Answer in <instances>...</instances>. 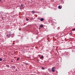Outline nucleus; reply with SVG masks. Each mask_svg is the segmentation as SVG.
Wrapping results in <instances>:
<instances>
[{
  "label": "nucleus",
  "instance_id": "obj_1",
  "mask_svg": "<svg viewBox=\"0 0 75 75\" xmlns=\"http://www.w3.org/2000/svg\"><path fill=\"white\" fill-rule=\"evenodd\" d=\"M11 35V34H8L6 35V37H7V38H9L10 37V35Z\"/></svg>",
  "mask_w": 75,
  "mask_h": 75
},
{
  "label": "nucleus",
  "instance_id": "obj_2",
  "mask_svg": "<svg viewBox=\"0 0 75 75\" xmlns=\"http://www.w3.org/2000/svg\"><path fill=\"white\" fill-rule=\"evenodd\" d=\"M52 72H55V68L53 67L52 69Z\"/></svg>",
  "mask_w": 75,
  "mask_h": 75
},
{
  "label": "nucleus",
  "instance_id": "obj_3",
  "mask_svg": "<svg viewBox=\"0 0 75 75\" xmlns=\"http://www.w3.org/2000/svg\"><path fill=\"white\" fill-rule=\"evenodd\" d=\"M40 20L41 21H44V18H41L40 19Z\"/></svg>",
  "mask_w": 75,
  "mask_h": 75
},
{
  "label": "nucleus",
  "instance_id": "obj_4",
  "mask_svg": "<svg viewBox=\"0 0 75 75\" xmlns=\"http://www.w3.org/2000/svg\"><path fill=\"white\" fill-rule=\"evenodd\" d=\"M43 58H44V57L43 56V55H42L40 57V59H42Z\"/></svg>",
  "mask_w": 75,
  "mask_h": 75
},
{
  "label": "nucleus",
  "instance_id": "obj_5",
  "mask_svg": "<svg viewBox=\"0 0 75 75\" xmlns=\"http://www.w3.org/2000/svg\"><path fill=\"white\" fill-rule=\"evenodd\" d=\"M43 25H40V27H41V28H42V27H43Z\"/></svg>",
  "mask_w": 75,
  "mask_h": 75
},
{
  "label": "nucleus",
  "instance_id": "obj_6",
  "mask_svg": "<svg viewBox=\"0 0 75 75\" xmlns=\"http://www.w3.org/2000/svg\"><path fill=\"white\" fill-rule=\"evenodd\" d=\"M58 8H59V9H61L62 8L61 7V6H58Z\"/></svg>",
  "mask_w": 75,
  "mask_h": 75
},
{
  "label": "nucleus",
  "instance_id": "obj_7",
  "mask_svg": "<svg viewBox=\"0 0 75 75\" xmlns=\"http://www.w3.org/2000/svg\"><path fill=\"white\" fill-rule=\"evenodd\" d=\"M12 68H16V67L15 66H12Z\"/></svg>",
  "mask_w": 75,
  "mask_h": 75
},
{
  "label": "nucleus",
  "instance_id": "obj_8",
  "mask_svg": "<svg viewBox=\"0 0 75 75\" xmlns=\"http://www.w3.org/2000/svg\"><path fill=\"white\" fill-rule=\"evenodd\" d=\"M20 59L18 58L17 59V61H18Z\"/></svg>",
  "mask_w": 75,
  "mask_h": 75
},
{
  "label": "nucleus",
  "instance_id": "obj_9",
  "mask_svg": "<svg viewBox=\"0 0 75 75\" xmlns=\"http://www.w3.org/2000/svg\"><path fill=\"white\" fill-rule=\"evenodd\" d=\"M75 28H74L73 29H72V31H75Z\"/></svg>",
  "mask_w": 75,
  "mask_h": 75
},
{
  "label": "nucleus",
  "instance_id": "obj_10",
  "mask_svg": "<svg viewBox=\"0 0 75 75\" xmlns=\"http://www.w3.org/2000/svg\"><path fill=\"white\" fill-rule=\"evenodd\" d=\"M69 35H72V34L71 33H69Z\"/></svg>",
  "mask_w": 75,
  "mask_h": 75
},
{
  "label": "nucleus",
  "instance_id": "obj_11",
  "mask_svg": "<svg viewBox=\"0 0 75 75\" xmlns=\"http://www.w3.org/2000/svg\"><path fill=\"white\" fill-rule=\"evenodd\" d=\"M2 60H3V59H1V58H0V61H1Z\"/></svg>",
  "mask_w": 75,
  "mask_h": 75
},
{
  "label": "nucleus",
  "instance_id": "obj_12",
  "mask_svg": "<svg viewBox=\"0 0 75 75\" xmlns=\"http://www.w3.org/2000/svg\"><path fill=\"white\" fill-rule=\"evenodd\" d=\"M32 13H35V12L34 11H32Z\"/></svg>",
  "mask_w": 75,
  "mask_h": 75
},
{
  "label": "nucleus",
  "instance_id": "obj_13",
  "mask_svg": "<svg viewBox=\"0 0 75 75\" xmlns=\"http://www.w3.org/2000/svg\"><path fill=\"white\" fill-rule=\"evenodd\" d=\"M26 21H28L29 19H28V18H26Z\"/></svg>",
  "mask_w": 75,
  "mask_h": 75
},
{
  "label": "nucleus",
  "instance_id": "obj_14",
  "mask_svg": "<svg viewBox=\"0 0 75 75\" xmlns=\"http://www.w3.org/2000/svg\"><path fill=\"white\" fill-rule=\"evenodd\" d=\"M6 66H7V67H8V68H9V65H7Z\"/></svg>",
  "mask_w": 75,
  "mask_h": 75
},
{
  "label": "nucleus",
  "instance_id": "obj_15",
  "mask_svg": "<svg viewBox=\"0 0 75 75\" xmlns=\"http://www.w3.org/2000/svg\"><path fill=\"white\" fill-rule=\"evenodd\" d=\"M42 69H44V67H42Z\"/></svg>",
  "mask_w": 75,
  "mask_h": 75
},
{
  "label": "nucleus",
  "instance_id": "obj_16",
  "mask_svg": "<svg viewBox=\"0 0 75 75\" xmlns=\"http://www.w3.org/2000/svg\"><path fill=\"white\" fill-rule=\"evenodd\" d=\"M21 7H23V4H21Z\"/></svg>",
  "mask_w": 75,
  "mask_h": 75
},
{
  "label": "nucleus",
  "instance_id": "obj_17",
  "mask_svg": "<svg viewBox=\"0 0 75 75\" xmlns=\"http://www.w3.org/2000/svg\"><path fill=\"white\" fill-rule=\"evenodd\" d=\"M1 1V0H0V1Z\"/></svg>",
  "mask_w": 75,
  "mask_h": 75
},
{
  "label": "nucleus",
  "instance_id": "obj_18",
  "mask_svg": "<svg viewBox=\"0 0 75 75\" xmlns=\"http://www.w3.org/2000/svg\"><path fill=\"white\" fill-rule=\"evenodd\" d=\"M3 61H4V60H3Z\"/></svg>",
  "mask_w": 75,
  "mask_h": 75
},
{
  "label": "nucleus",
  "instance_id": "obj_19",
  "mask_svg": "<svg viewBox=\"0 0 75 75\" xmlns=\"http://www.w3.org/2000/svg\"><path fill=\"white\" fill-rule=\"evenodd\" d=\"M13 62V61H11V62Z\"/></svg>",
  "mask_w": 75,
  "mask_h": 75
},
{
  "label": "nucleus",
  "instance_id": "obj_20",
  "mask_svg": "<svg viewBox=\"0 0 75 75\" xmlns=\"http://www.w3.org/2000/svg\"><path fill=\"white\" fill-rule=\"evenodd\" d=\"M19 30H20V29H19Z\"/></svg>",
  "mask_w": 75,
  "mask_h": 75
},
{
  "label": "nucleus",
  "instance_id": "obj_21",
  "mask_svg": "<svg viewBox=\"0 0 75 75\" xmlns=\"http://www.w3.org/2000/svg\"><path fill=\"white\" fill-rule=\"evenodd\" d=\"M22 65H23V64H22Z\"/></svg>",
  "mask_w": 75,
  "mask_h": 75
},
{
  "label": "nucleus",
  "instance_id": "obj_22",
  "mask_svg": "<svg viewBox=\"0 0 75 75\" xmlns=\"http://www.w3.org/2000/svg\"><path fill=\"white\" fill-rule=\"evenodd\" d=\"M16 70V71H17V70Z\"/></svg>",
  "mask_w": 75,
  "mask_h": 75
}]
</instances>
